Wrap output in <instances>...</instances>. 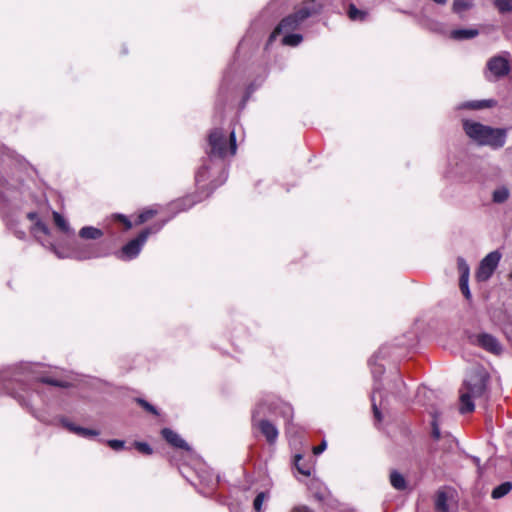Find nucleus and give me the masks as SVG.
<instances>
[{
  "label": "nucleus",
  "mask_w": 512,
  "mask_h": 512,
  "mask_svg": "<svg viewBox=\"0 0 512 512\" xmlns=\"http://www.w3.org/2000/svg\"><path fill=\"white\" fill-rule=\"evenodd\" d=\"M301 459H302V457H301L300 455H297V456H296L295 465H296V467H297L298 471H299L301 474L306 475V476H309V475H310V469H309V468H307V469H306V468L301 467V466L299 465V461H300Z\"/></svg>",
  "instance_id": "38"
},
{
  "label": "nucleus",
  "mask_w": 512,
  "mask_h": 512,
  "mask_svg": "<svg viewBox=\"0 0 512 512\" xmlns=\"http://www.w3.org/2000/svg\"><path fill=\"white\" fill-rule=\"evenodd\" d=\"M429 413H430V415L432 417V422H431V425H432V437L435 440H439L440 437H441L440 427H439V423H438L439 412L436 409H432Z\"/></svg>",
  "instance_id": "21"
},
{
  "label": "nucleus",
  "mask_w": 512,
  "mask_h": 512,
  "mask_svg": "<svg viewBox=\"0 0 512 512\" xmlns=\"http://www.w3.org/2000/svg\"><path fill=\"white\" fill-rule=\"evenodd\" d=\"M477 29H455L451 31V38L455 40L472 39L478 35Z\"/></svg>",
  "instance_id": "16"
},
{
  "label": "nucleus",
  "mask_w": 512,
  "mask_h": 512,
  "mask_svg": "<svg viewBox=\"0 0 512 512\" xmlns=\"http://www.w3.org/2000/svg\"><path fill=\"white\" fill-rule=\"evenodd\" d=\"M1 209H2L3 218H4L5 222H6L7 227L11 231H13V233L15 234V236L18 239H21V240L25 239L26 232L24 230L18 228L19 216L14 214V213H10L9 211H7L5 205H3V207Z\"/></svg>",
  "instance_id": "11"
},
{
  "label": "nucleus",
  "mask_w": 512,
  "mask_h": 512,
  "mask_svg": "<svg viewBox=\"0 0 512 512\" xmlns=\"http://www.w3.org/2000/svg\"><path fill=\"white\" fill-rule=\"evenodd\" d=\"M208 170V167H206L205 165H203L196 173V176H195V179H196V182L199 184L203 181L206 180V172Z\"/></svg>",
  "instance_id": "36"
},
{
  "label": "nucleus",
  "mask_w": 512,
  "mask_h": 512,
  "mask_svg": "<svg viewBox=\"0 0 512 512\" xmlns=\"http://www.w3.org/2000/svg\"><path fill=\"white\" fill-rule=\"evenodd\" d=\"M314 496L321 502H325L329 496V493L326 490L315 492Z\"/></svg>",
  "instance_id": "39"
},
{
  "label": "nucleus",
  "mask_w": 512,
  "mask_h": 512,
  "mask_svg": "<svg viewBox=\"0 0 512 512\" xmlns=\"http://www.w3.org/2000/svg\"><path fill=\"white\" fill-rule=\"evenodd\" d=\"M512 489V484L510 482H504L497 487H495L491 493L493 499H499L508 494Z\"/></svg>",
  "instance_id": "18"
},
{
  "label": "nucleus",
  "mask_w": 512,
  "mask_h": 512,
  "mask_svg": "<svg viewBox=\"0 0 512 512\" xmlns=\"http://www.w3.org/2000/svg\"><path fill=\"white\" fill-rule=\"evenodd\" d=\"M495 104L494 100L471 101L463 105L465 108L479 110L483 108L492 107Z\"/></svg>",
  "instance_id": "24"
},
{
  "label": "nucleus",
  "mask_w": 512,
  "mask_h": 512,
  "mask_svg": "<svg viewBox=\"0 0 512 512\" xmlns=\"http://www.w3.org/2000/svg\"><path fill=\"white\" fill-rule=\"evenodd\" d=\"M60 423L68 431L84 438H90L99 435V431L75 425L74 423L68 421L66 418H61Z\"/></svg>",
  "instance_id": "13"
},
{
  "label": "nucleus",
  "mask_w": 512,
  "mask_h": 512,
  "mask_svg": "<svg viewBox=\"0 0 512 512\" xmlns=\"http://www.w3.org/2000/svg\"><path fill=\"white\" fill-rule=\"evenodd\" d=\"M468 282H469V278H460L459 279L460 290L466 299H469L471 297Z\"/></svg>",
  "instance_id": "31"
},
{
  "label": "nucleus",
  "mask_w": 512,
  "mask_h": 512,
  "mask_svg": "<svg viewBox=\"0 0 512 512\" xmlns=\"http://www.w3.org/2000/svg\"><path fill=\"white\" fill-rule=\"evenodd\" d=\"M348 16L352 21H364L367 17V12L359 10L355 5L351 4L348 9Z\"/></svg>",
  "instance_id": "23"
},
{
  "label": "nucleus",
  "mask_w": 512,
  "mask_h": 512,
  "mask_svg": "<svg viewBox=\"0 0 512 512\" xmlns=\"http://www.w3.org/2000/svg\"><path fill=\"white\" fill-rule=\"evenodd\" d=\"M222 177H223V179L220 182V184L224 183L226 181V179H227V173L225 171H222Z\"/></svg>",
  "instance_id": "45"
},
{
  "label": "nucleus",
  "mask_w": 512,
  "mask_h": 512,
  "mask_svg": "<svg viewBox=\"0 0 512 512\" xmlns=\"http://www.w3.org/2000/svg\"><path fill=\"white\" fill-rule=\"evenodd\" d=\"M33 379H36L42 383H45V384H50V385H53V386H58V387H67L68 386V383L65 382V381H60V380H56V379H53L51 377H37V376H34Z\"/></svg>",
  "instance_id": "28"
},
{
  "label": "nucleus",
  "mask_w": 512,
  "mask_h": 512,
  "mask_svg": "<svg viewBox=\"0 0 512 512\" xmlns=\"http://www.w3.org/2000/svg\"><path fill=\"white\" fill-rule=\"evenodd\" d=\"M487 68L496 78L504 77L510 71L509 60L503 56L492 57L487 63Z\"/></svg>",
  "instance_id": "9"
},
{
  "label": "nucleus",
  "mask_w": 512,
  "mask_h": 512,
  "mask_svg": "<svg viewBox=\"0 0 512 512\" xmlns=\"http://www.w3.org/2000/svg\"><path fill=\"white\" fill-rule=\"evenodd\" d=\"M116 219L121 221L125 225L126 229H130L132 227V223L126 216L119 214L116 215Z\"/></svg>",
  "instance_id": "40"
},
{
  "label": "nucleus",
  "mask_w": 512,
  "mask_h": 512,
  "mask_svg": "<svg viewBox=\"0 0 512 512\" xmlns=\"http://www.w3.org/2000/svg\"><path fill=\"white\" fill-rule=\"evenodd\" d=\"M5 151L6 149L2 146H0V163L4 162V154H5Z\"/></svg>",
  "instance_id": "44"
},
{
  "label": "nucleus",
  "mask_w": 512,
  "mask_h": 512,
  "mask_svg": "<svg viewBox=\"0 0 512 512\" xmlns=\"http://www.w3.org/2000/svg\"><path fill=\"white\" fill-rule=\"evenodd\" d=\"M486 378L480 371H474L465 379L460 389V412L462 414L474 411L473 399H478L485 394Z\"/></svg>",
  "instance_id": "4"
},
{
  "label": "nucleus",
  "mask_w": 512,
  "mask_h": 512,
  "mask_svg": "<svg viewBox=\"0 0 512 512\" xmlns=\"http://www.w3.org/2000/svg\"><path fill=\"white\" fill-rule=\"evenodd\" d=\"M466 135L480 146H489L493 149L502 148L507 139V130L492 128L472 120L463 122Z\"/></svg>",
  "instance_id": "3"
},
{
  "label": "nucleus",
  "mask_w": 512,
  "mask_h": 512,
  "mask_svg": "<svg viewBox=\"0 0 512 512\" xmlns=\"http://www.w3.org/2000/svg\"><path fill=\"white\" fill-rule=\"evenodd\" d=\"M457 266L460 273V278H469L470 268L462 257L457 259Z\"/></svg>",
  "instance_id": "27"
},
{
  "label": "nucleus",
  "mask_w": 512,
  "mask_h": 512,
  "mask_svg": "<svg viewBox=\"0 0 512 512\" xmlns=\"http://www.w3.org/2000/svg\"><path fill=\"white\" fill-rule=\"evenodd\" d=\"M26 217L32 222L30 232L34 238L43 246L49 245L59 258L71 257L77 260H87L106 255L103 252L101 246L95 243H75L74 247L69 253L63 254L58 251V249L55 247V245L52 244L51 241H49L48 238L50 237V229L45 223L41 221L38 214L36 212H29L27 213Z\"/></svg>",
  "instance_id": "1"
},
{
  "label": "nucleus",
  "mask_w": 512,
  "mask_h": 512,
  "mask_svg": "<svg viewBox=\"0 0 512 512\" xmlns=\"http://www.w3.org/2000/svg\"><path fill=\"white\" fill-rule=\"evenodd\" d=\"M164 224L154 225L153 227H149L144 229L135 239L129 241L126 245L123 246L119 258L122 259H133L135 258L141 251L142 246L146 242L148 236L152 233L158 232Z\"/></svg>",
  "instance_id": "6"
},
{
  "label": "nucleus",
  "mask_w": 512,
  "mask_h": 512,
  "mask_svg": "<svg viewBox=\"0 0 512 512\" xmlns=\"http://www.w3.org/2000/svg\"><path fill=\"white\" fill-rule=\"evenodd\" d=\"M11 394L13 395V397H14V398H17V399L19 400V402H20V403H22V401H23V400H22V398H21V396H20V395H18V394H14V393H11Z\"/></svg>",
  "instance_id": "46"
},
{
  "label": "nucleus",
  "mask_w": 512,
  "mask_h": 512,
  "mask_svg": "<svg viewBox=\"0 0 512 512\" xmlns=\"http://www.w3.org/2000/svg\"><path fill=\"white\" fill-rule=\"evenodd\" d=\"M161 434L163 438L173 447L184 449L187 451L190 450V447L186 443V441L182 439L180 435L174 432L173 430L169 428H164L162 429Z\"/></svg>",
  "instance_id": "14"
},
{
  "label": "nucleus",
  "mask_w": 512,
  "mask_h": 512,
  "mask_svg": "<svg viewBox=\"0 0 512 512\" xmlns=\"http://www.w3.org/2000/svg\"><path fill=\"white\" fill-rule=\"evenodd\" d=\"M53 219L55 225L64 233L72 234L73 231L70 229L69 223L67 220L58 212H53Z\"/></svg>",
  "instance_id": "17"
},
{
  "label": "nucleus",
  "mask_w": 512,
  "mask_h": 512,
  "mask_svg": "<svg viewBox=\"0 0 512 512\" xmlns=\"http://www.w3.org/2000/svg\"><path fill=\"white\" fill-rule=\"evenodd\" d=\"M501 259V253L497 250L487 254L480 262L476 272V279L480 282L487 281L493 275Z\"/></svg>",
  "instance_id": "8"
},
{
  "label": "nucleus",
  "mask_w": 512,
  "mask_h": 512,
  "mask_svg": "<svg viewBox=\"0 0 512 512\" xmlns=\"http://www.w3.org/2000/svg\"><path fill=\"white\" fill-rule=\"evenodd\" d=\"M495 6L502 13L512 11V3L510 0H495Z\"/></svg>",
  "instance_id": "30"
},
{
  "label": "nucleus",
  "mask_w": 512,
  "mask_h": 512,
  "mask_svg": "<svg viewBox=\"0 0 512 512\" xmlns=\"http://www.w3.org/2000/svg\"><path fill=\"white\" fill-rule=\"evenodd\" d=\"M193 204H194L193 202H190L189 205L187 206V208L192 207Z\"/></svg>",
  "instance_id": "49"
},
{
  "label": "nucleus",
  "mask_w": 512,
  "mask_h": 512,
  "mask_svg": "<svg viewBox=\"0 0 512 512\" xmlns=\"http://www.w3.org/2000/svg\"><path fill=\"white\" fill-rule=\"evenodd\" d=\"M280 413L283 417L290 419L293 415V409L289 404L281 403Z\"/></svg>",
  "instance_id": "35"
},
{
  "label": "nucleus",
  "mask_w": 512,
  "mask_h": 512,
  "mask_svg": "<svg viewBox=\"0 0 512 512\" xmlns=\"http://www.w3.org/2000/svg\"><path fill=\"white\" fill-rule=\"evenodd\" d=\"M383 372L384 368L381 365L372 367V374L375 379L377 374L381 375Z\"/></svg>",
  "instance_id": "42"
},
{
  "label": "nucleus",
  "mask_w": 512,
  "mask_h": 512,
  "mask_svg": "<svg viewBox=\"0 0 512 512\" xmlns=\"http://www.w3.org/2000/svg\"><path fill=\"white\" fill-rule=\"evenodd\" d=\"M156 214V211L153 209H146L142 211L136 220V224L140 225L145 223L146 221L150 220L154 215Z\"/></svg>",
  "instance_id": "29"
},
{
  "label": "nucleus",
  "mask_w": 512,
  "mask_h": 512,
  "mask_svg": "<svg viewBox=\"0 0 512 512\" xmlns=\"http://www.w3.org/2000/svg\"><path fill=\"white\" fill-rule=\"evenodd\" d=\"M473 6V0H454L453 11L459 15H462L465 11L469 10Z\"/></svg>",
  "instance_id": "20"
},
{
  "label": "nucleus",
  "mask_w": 512,
  "mask_h": 512,
  "mask_svg": "<svg viewBox=\"0 0 512 512\" xmlns=\"http://www.w3.org/2000/svg\"><path fill=\"white\" fill-rule=\"evenodd\" d=\"M135 445V448L142 454H145V455H150L152 454V448L150 447L149 444L145 443V442H135L134 443Z\"/></svg>",
  "instance_id": "32"
},
{
  "label": "nucleus",
  "mask_w": 512,
  "mask_h": 512,
  "mask_svg": "<svg viewBox=\"0 0 512 512\" xmlns=\"http://www.w3.org/2000/svg\"><path fill=\"white\" fill-rule=\"evenodd\" d=\"M322 4L316 0H308L302 2L296 9L295 12L284 19L278 24L275 30L272 32L269 38V43L274 41L276 36L281 33L286 35L282 39L283 45L286 46H297L302 41V35L291 34V31L296 30L303 21L307 18L312 17L320 13Z\"/></svg>",
  "instance_id": "2"
},
{
  "label": "nucleus",
  "mask_w": 512,
  "mask_h": 512,
  "mask_svg": "<svg viewBox=\"0 0 512 512\" xmlns=\"http://www.w3.org/2000/svg\"><path fill=\"white\" fill-rule=\"evenodd\" d=\"M476 343L486 351L496 355L500 354L502 351V346L499 341L493 335L488 333H481L477 335Z\"/></svg>",
  "instance_id": "10"
},
{
  "label": "nucleus",
  "mask_w": 512,
  "mask_h": 512,
  "mask_svg": "<svg viewBox=\"0 0 512 512\" xmlns=\"http://www.w3.org/2000/svg\"><path fill=\"white\" fill-rule=\"evenodd\" d=\"M326 446H327L326 441H322V443L319 446H316L313 448V453L315 455L321 454L326 449Z\"/></svg>",
  "instance_id": "41"
},
{
  "label": "nucleus",
  "mask_w": 512,
  "mask_h": 512,
  "mask_svg": "<svg viewBox=\"0 0 512 512\" xmlns=\"http://www.w3.org/2000/svg\"><path fill=\"white\" fill-rule=\"evenodd\" d=\"M390 483L397 490H403L406 488V481L404 477L397 471L391 472Z\"/></svg>",
  "instance_id": "22"
},
{
  "label": "nucleus",
  "mask_w": 512,
  "mask_h": 512,
  "mask_svg": "<svg viewBox=\"0 0 512 512\" xmlns=\"http://www.w3.org/2000/svg\"><path fill=\"white\" fill-rule=\"evenodd\" d=\"M137 402L148 412L158 415L157 409L144 399L138 398Z\"/></svg>",
  "instance_id": "34"
},
{
  "label": "nucleus",
  "mask_w": 512,
  "mask_h": 512,
  "mask_svg": "<svg viewBox=\"0 0 512 512\" xmlns=\"http://www.w3.org/2000/svg\"><path fill=\"white\" fill-rule=\"evenodd\" d=\"M265 498H266V494L264 492H260L256 496V498L254 499V502H253V507H254L255 511L260 512L262 510V505H263Z\"/></svg>",
  "instance_id": "33"
},
{
  "label": "nucleus",
  "mask_w": 512,
  "mask_h": 512,
  "mask_svg": "<svg viewBox=\"0 0 512 512\" xmlns=\"http://www.w3.org/2000/svg\"><path fill=\"white\" fill-rule=\"evenodd\" d=\"M187 201H189V199H184V200L180 201L179 203H177L176 205H179L180 203L187 202Z\"/></svg>",
  "instance_id": "48"
},
{
  "label": "nucleus",
  "mask_w": 512,
  "mask_h": 512,
  "mask_svg": "<svg viewBox=\"0 0 512 512\" xmlns=\"http://www.w3.org/2000/svg\"><path fill=\"white\" fill-rule=\"evenodd\" d=\"M107 444L109 445V447H111L113 450H121L124 448V445H125V442L122 441V440H117V439H113V440H108L107 441Z\"/></svg>",
  "instance_id": "37"
},
{
  "label": "nucleus",
  "mask_w": 512,
  "mask_h": 512,
  "mask_svg": "<svg viewBox=\"0 0 512 512\" xmlns=\"http://www.w3.org/2000/svg\"><path fill=\"white\" fill-rule=\"evenodd\" d=\"M103 236L102 230L95 228L93 226H85L82 227L79 231V237L82 239H92L96 240Z\"/></svg>",
  "instance_id": "15"
},
{
  "label": "nucleus",
  "mask_w": 512,
  "mask_h": 512,
  "mask_svg": "<svg viewBox=\"0 0 512 512\" xmlns=\"http://www.w3.org/2000/svg\"><path fill=\"white\" fill-rule=\"evenodd\" d=\"M269 410H271V411H273V412H276L277 407H269Z\"/></svg>",
  "instance_id": "47"
},
{
  "label": "nucleus",
  "mask_w": 512,
  "mask_h": 512,
  "mask_svg": "<svg viewBox=\"0 0 512 512\" xmlns=\"http://www.w3.org/2000/svg\"><path fill=\"white\" fill-rule=\"evenodd\" d=\"M208 142L211 156L224 158L227 155L233 156L236 153L237 146L234 131L230 132L229 140H227L221 129H214L208 136Z\"/></svg>",
  "instance_id": "5"
},
{
  "label": "nucleus",
  "mask_w": 512,
  "mask_h": 512,
  "mask_svg": "<svg viewBox=\"0 0 512 512\" xmlns=\"http://www.w3.org/2000/svg\"><path fill=\"white\" fill-rule=\"evenodd\" d=\"M292 512H312V511L306 506H297L292 510Z\"/></svg>",
  "instance_id": "43"
},
{
  "label": "nucleus",
  "mask_w": 512,
  "mask_h": 512,
  "mask_svg": "<svg viewBox=\"0 0 512 512\" xmlns=\"http://www.w3.org/2000/svg\"><path fill=\"white\" fill-rule=\"evenodd\" d=\"M509 195V190L506 187H500L493 192L492 198L495 203H504Z\"/></svg>",
  "instance_id": "25"
},
{
  "label": "nucleus",
  "mask_w": 512,
  "mask_h": 512,
  "mask_svg": "<svg viewBox=\"0 0 512 512\" xmlns=\"http://www.w3.org/2000/svg\"><path fill=\"white\" fill-rule=\"evenodd\" d=\"M381 390V386L380 384H378L377 382L375 383L374 385V388H373V393H372V396H371V401H372V408H373V412H374V416L375 418L378 420V421H381V413H380V410L376 404V393L380 392Z\"/></svg>",
  "instance_id": "26"
},
{
  "label": "nucleus",
  "mask_w": 512,
  "mask_h": 512,
  "mask_svg": "<svg viewBox=\"0 0 512 512\" xmlns=\"http://www.w3.org/2000/svg\"><path fill=\"white\" fill-rule=\"evenodd\" d=\"M265 402L259 403L252 413V425L258 427L261 433L265 436L268 443L273 444L278 438V430L271 422L267 420L257 421V417L263 412Z\"/></svg>",
  "instance_id": "7"
},
{
  "label": "nucleus",
  "mask_w": 512,
  "mask_h": 512,
  "mask_svg": "<svg viewBox=\"0 0 512 512\" xmlns=\"http://www.w3.org/2000/svg\"><path fill=\"white\" fill-rule=\"evenodd\" d=\"M18 187L9 184L2 176H0V201L10 203L17 199Z\"/></svg>",
  "instance_id": "12"
},
{
  "label": "nucleus",
  "mask_w": 512,
  "mask_h": 512,
  "mask_svg": "<svg viewBox=\"0 0 512 512\" xmlns=\"http://www.w3.org/2000/svg\"><path fill=\"white\" fill-rule=\"evenodd\" d=\"M448 497L445 492L439 491L436 495L435 509L437 512H448Z\"/></svg>",
  "instance_id": "19"
}]
</instances>
